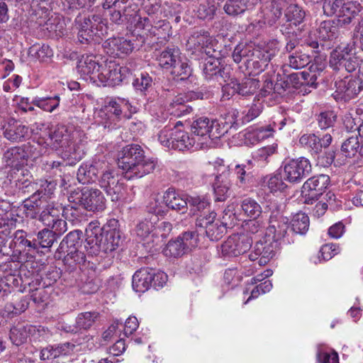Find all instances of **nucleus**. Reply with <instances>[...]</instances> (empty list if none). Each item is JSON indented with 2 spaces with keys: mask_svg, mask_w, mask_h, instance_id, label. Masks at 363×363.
<instances>
[{
  "mask_svg": "<svg viewBox=\"0 0 363 363\" xmlns=\"http://www.w3.org/2000/svg\"><path fill=\"white\" fill-rule=\"evenodd\" d=\"M117 164L123 170L124 177L128 180L140 179L152 173L157 162L154 158L147 157L140 145L130 144L119 151Z\"/></svg>",
  "mask_w": 363,
  "mask_h": 363,
  "instance_id": "obj_1",
  "label": "nucleus"
},
{
  "mask_svg": "<svg viewBox=\"0 0 363 363\" xmlns=\"http://www.w3.org/2000/svg\"><path fill=\"white\" fill-rule=\"evenodd\" d=\"M118 220L112 218L107 221L102 229L91 231L86 239L84 248L91 256L104 255L114 251L121 242V233Z\"/></svg>",
  "mask_w": 363,
  "mask_h": 363,
  "instance_id": "obj_2",
  "label": "nucleus"
},
{
  "mask_svg": "<svg viewBox=\"0 0 363 363\" xmlns=\"http://www.w3.org/2000/svg\"><path fill=\"white\" fill-rule=\"evenodd\" d=\"M68 201L73 203L70 208L66 207L63 213L68 216L69 212L72 217L78 216L76 205L81 206L86 211L91 212L102 211L106 208V199L103 193L98 189L84 187L81 190H74L70 192Z\"/></svg>",
  "mask_w": 363,
  "mask_h": 363,
  "instance_id": "obj_3",
  "label": "nucleus"
},
{
  "mask_svg": "<svg viewBox=\"0 0 363 363\" xmlns=\"http://www.w3.org/2000/svg\"><path fill=\"white\" fill-rule=\"evenodd\" d=\"M73 137L65 125L57 126L53 131H50L45 143L52 150H62V157L70 162L69 164L79 162L82 159L84 152L79 146L73 143Z\"/></svg>",
  "mask_w": 363,
  "mask_h": 363,
  "instance_id": "obj_4",
  "label": "nucleus"
},
{
  "mask_svg": "<svg viewBox=\"0 0 363 363\" xmlns=\"http://www.w3.org/2000/svg\"><path fill=\"white\" fill-rule=\"evenodd\" d=\"M362 61V57L357 52L354 43L338 46L332 51L329 64L335 71H345L348 73L354 72Z\"/></svg>",
  "mask_w": 363,
  "mask_h": 363,
  "instance_id": "obj_5",
  "label": "nucleus"
},
{
  "mask_svg": "<svg viewBox=\"0 0 363 363\" xmlns=\"http://www.w3.org/2000/svg\"><path fill=\"white\" fill-rule=\"evenodd\" d=\"M182 123L177 121L166 125L158 134V140L164 147L169 149L184 151L189 150L196 142L194 138H190L189 133L182 128Z\"/></svg>",
  "mask_w": 363,
  "mask_h": 363,
  "instance_id": "obj_6",
  "label": "nucleus"
},
{
  "mask_svg": "<svg viewBox=\"0 0 363 363\" xmlns=\"http://www.w3.org/2000/svg\"><path fill=\"white\" fill-rule=\"evenodd\" d=\"M79 29L78 39L82 43L101 38L107 34V20L98 14L89 16H78L75 19Z\"/></svg>",
  "mask_w": 363,
  "mask_h": 363,
  "instance_id": "obj_7",
  "label": "nucleus"
},
{
  "mask_svg": "<svg viewBox=\"0 0 363 363\" xmlns=\"http://www.w3.org/2000/svg\"><path fill=\"white\" fill-rule=\"evenodd\" d=\"M266 236L279 245H288L292 242L289 238V219L284 216L278 208L271 212Z\"/></svg>",
  "mask_w": 363,
  "mask_h": 363,
  "instance_id": "obj_8",
  "label": "nucleus"
},
{
  "mask_svg": "<svg viewBox=\"0 0 363 363\" xmlns=\"http://www.w3.org/2000/svg\"><path fill=\"white\" fill-rule=\"evenodd\" d=\"M219 127V121L211 119L206 116H201L195 119L191 125V132L203 142L201 145L207 144L209 140L218 139L224 135L225 129Z\"/></svg>",
  "mask_w": 363,
  "mask_h": 363,
  "instance_id": "obj_9",
  "label": "nucleus"
},
{
  "mask_svg": "<svg viewBox=\"0 0 363 363\" xmlns=\"http://www.w3.org/2000/svg\"><path fill=\"white\" fill-rule=\"evenodd\" d=\"M207 216L208 218L202 216L196 219L195 226L197 233L200 235L206 236L212 241H217L226 233V219L224 216L223 217L224 221L216 220V213H211Z\"/></svg>",
  "mask_w": 363,
  "mask_h": 363,
  "instance_id": "obj_10",
  "label": "nucleus"
},
{
  "mask_svg": "<svg viewBox=\"0 0 363 363\" xmlns=\"http://www.w3.org/2000/svg\"><path fill=\"white\" fill-rule=\"evenodd\" d=\"M281 167L284 179L291 184L300 183L312 170L309 160L303 157L286 160Z\"/></svg>",
  "mask_w": 363,
  "mask_h": 363,
  "instance_id": "obj_11",
  "label": "nucleus"
},
{
  "mask_svg": "<svg viewBox=\"0 0 363 363\" xmlns=\"http://www.w3.org/2000/svg\"><path fill=\"white\" fill-rule=\"evenodd\" d=\"M135 28L144 30L145 34L150 37H156L157 40H166L169 35L171 26L165 20L152 21L150 18L138 17L134 13Z\"/></svg>",
  "mask_w": 363,
  "mask_h": 363,
  "instance_id": "obj_12",
  "label": "nucleus"
},
{
  "mask_svg": "<svg viewBox=\"0 0 363 363\" xmlns=\"http://www.w3.org/2000/svg\"><path fill=\"white\" fill-rule=\"evenodd\" d=\"M335 91L333 94L334 99L338 101H349L356 97L363 89V82L359 77H345L336 80Z\"/></svg>",
  "mask_w": 363,
  "mask_h": 363,
  "instance_id": "obj_13",
  "label": "nucleus"
},
{
  "mask_svg": "<svg viewBox=\"0 0 363 363\" xmlns=\"http://www.w3.org/2000/svg\"><path fill=\"white\" fill-rule=\"evenodd\" d=\"M121 180L120 174L115 169L108 168L102 171L99 185L112 201H118L123 196V183Z\"/></svg>",
  "mask_w": 363,
  "mask_h": 363,
  "instance_id": "obj_14",
  "label": "nucleus"
},
{
  "mask_svg": "<svg viewBox=\"0 0 363 363\" xmlns=\"http://www.w3.org/2000/svg\"><path fill=\"white\" fill-rule=\"evenodd\" d=\"M330 184V177L318 174L308 179L302 186V195L306 203H312L325 192Z\"/></svg>",
  "mask_w": 363,
  "mask_h": 363,
  "instance_id": "obj_15",
  "label": "nucleus"
},
{
  "mask_svg": "<svg viewBox=\"0 0 363 363\" xmlns=\"http://www.w3.org/2000/svg\"><path fill=\"white\" fill-rule=\"evenodd\" d=\"M252 247V240L245 235H233L221 245V253L225 257H238Z\"/></svg>",
  "mask_w": 363,
  "mask_h": 363,
  "instance_id": "obj_16",
  "label": "nucleus"
},
{
  "mask_svg": "<svg viewBox=\"0 0 363 363\" xmlns=\"http://www.w3.org/2000/svg\"><path fill=\"white\" fill-rule=\"evenodd\" d=\"M279 247V244L266 236L256 242L249 258L252 261L259 258V265H264L275 255Z\"/></svg>",
  "mask_w": 363,
  "mask_h": 363,
  "instance_id": "obj_17",
  "label": "nucleus"
},
{
  "mask_svg": "<svg viewBox=\"0 0 363 363\" xmlns=\"http://www.w3.org/2000/svg\"><path fill=\"white\" fill-rule=\"evenodd\" d=\"M102 62L100 63L97 57L93 55H82L77 65V72L85 81L97 82Z\"/></svg>",
  "mask_w": 363,
  "mask_h": 363,
  "instance_id": "obj_18",
  "label": "nucleus"
},
{
  "mask_svg": "<svg viewBox=\"0 0 363 363\" xmlns=\"http://www.w3.org/2000/svg\"><path fill=\"white\" fill-rule=\"evenodd\" d=\"M259 81L253 78H245L241 83H238L236 80L231 79L230 83L223 86V91L227 93L228 99L235 93L242 96H249L254 94L259 88Z\"/></svg>",
  "mask_w": 363,
  "mask_h": 363,
  "instance_id": "obj_19",
  "label": "nucleus"
},
{
  "mask_svg": "<svg viewBox=\"0 0 363 363\" xmlns=\"http://www.w3.org/2000/svg\"><path fill=\"white\" fill-rule=\"evenodd\" d=\"M120 65L113 61H103L97 82L104 86H114L121 82Z\"/></svg>",
  "mask_w": 363,
  "mask_h": 363,
  "instance_id": "obj_20",
  "label": "nucleus"
},
{
  "mask_svg": "<svg viewBox=\"0 0 363 363\" xmlns=\"http://www.w3.org/2000/svg\"><path fill=\"white\" fill-rule=\"evenodd\" d=\"M106 52L113 57H121L132 52L134 46L130 40L124 38H111L103 44Z\"/></svg>",
  "mask_w": 363,
  "mask_h": 363,
  "instance_id": "obj_21",
  "label": "nucleus"
},
{
  "mask_svg": "<svg viewBox=\"0 0 363 363\" xmlns=\"http://www.w3.org/2000/svg\"><path fill=\"white\" fill-rule=\"evenodd\" d=\"M106 162L94 160L91 163L82 164L78 169L77 178L79 183L88 184L94 182L98 179L100 171H103Z\"/></svg>",
  "mask_w": 363,
  "mask_h": 363,
  "instance_id": "obj_22",
  "label": "nucleus"
},
{
  "mask_svg": "<svg viewBox=\"0 0 363 363\" xmlns=\"http://www.w3.org/2000/svg\"><path fill=\"white\" fill-rule=\"evenodd\" d=\"M3 134L11 142L19 143L30 137V130L28 126L12 120L4 127Z\"/></svg>",
  "mask_w": 363,
  "mask_h": 363,
  "instance_id": "obj_23",
  "label": "nucleus"
},
{
  "mask_svg": "<svg viewBox=\"0 0 363 363\" xmlns=\"http://www.w3.org/2000/svg\"><path fill=\"white\" fill-rule=\"evenodd\" d=\"M188 198L189 196L182 195L174 189L169 188L164 194L163 201L166 208L182 211L184 213L188 210Z\"/></svg>",
  "mask_w": 363,
  "mask_h": 363,
  "instance_id": "obj_24",
  "label": "nucleus"
},
{
  "mask_svg": "<svg viewBox=\"0 0 363 363\" xmlns=\"http://www.w3.org/2000/svg\"><path fill=\"white\" fill-rule=\"evenodd\" d=\"M211 38L209 33L204 30L195 31L189 38L186 43V48L191 52L192 57L197 55V53L203 54V50L211 44Z\"/></svg>",
  "mask_w": 363,
  "mask_h": 363,
  "instance_id": "obj_25",
  "label": "nucleus"
},
{
  "mask_svg": "<svg viewBox=\"0 0 363 363\" xmlns=\"http://www.w3.org/2000/svg\"><path fill=\"white\" fill-rule=\"evenodd\" d=\"M188 209L189 214L196 216L199 219L202 216L208 218V214L216 213L211 210V203L204 196H191L188 198Z\"/></svg>",
  "mask_w": 363,
  "mask_h": 363,
  "instance_id": "obj_26",
  "label": "nucleus"
},
{
  "mask_svg": "<svg viewBox=\"0 0 363 363\" xmlns=\"http://www.w3.org/2000/svg\"><path fill=\"white\" fill-rule=\"evenodd\" d=\"M260 0H225L223 9L230 17L240 16L250 7L257 4Z\"/></svg>",
  "mask_w": 363,
  "mask_h": 363,
  "instance_id": "obj_27",
  "label": "nucleus"
},
{
  "mask_svg": "<svg viewBox=\"0 0 363 363\" xmlns=\"http://www.w3.org/2000/svg\"><path fill=\"white\" fill-rule=\"evenodd\" d=\"M55 257L62 259L64 264L71 271L86 262V255L82 250V247L73 248V250H69L67 252L65 251V253H55Z\"/></svg>",
  "mask_w": 363,
  "mask_h": 363,
  "instance_id": "obj_28",
  "label": "nucleus"
},
{
  "mask_svg": "<svg viewBox=\"0 0 363 363\" xmlns=\"http://www.w3.org/2000/svg\"><path fill=\"white\" fill-rule=\"evenodd\" d=\"M252 162L247 160L245 163L236 164L233 169L236 177L237 185L242 188H246L253 182Z\"/></svg>",
  "mask_w": 363,
  "mask_h": 363,
  "instance_id": "obj_29",
  "label": "nucleus"
},
{
  "mask_svg": "<svg viewBox=\"0 0 363 363\" xmlns=\"http://www.w3.org/2000/svg\"><path fill=\"white\" fill-rule=\"evenodd\" d=\"M152 268H140L133 276L132 286L136 292L143 293L151 287Z\"/></svg>",
  "mask_w": 363,
  "mask_h": 363,
  "instance_id": "obj_30",
  "label": "nucleus"
},
{
  "mask_svg": "<svg viewBox=\"0 0 363 363\" xmlns=\"http://www.w3.org/2000/svg\"><path fill=\"white\" fill-rule=\"evenodd\" d=\"M82 232L80 230H74L69 232L60 242L56 254L65 253L69 250L82 246Z\"/></svg>",
  "mask_w": 363,
  "mask_h": 363,
  "instance_id": "obj_31",
  "label": "nucleus"
},
{
  "mask_svg": "<svg viewBox=\"0 0 363 363\" xmlns=\"http://www.w3.org/2000/svg\"><path fill=\"white\" fill-rule=\"evenodd\" d=\"M180 54V51L177 48H167L157 57V60L160 67L165 69H169L176 63H179Z\"/></svg>",
  "mask_w": 363,
  "mask_h": 363,
  "instance_id": "obj_32",
  "label": "nucleus"
},
{
  "mask_svg": "<svg viewBox=\"0 0 363 363\" xmlns=\"http://www.w3.org/2000/svg\"><path fill=\"white\" fill-rule=\"evenodd\" d=\"M130 103L128 100L123 98L111 99L105 106L106 113L110 115L112 120H118L125 108L128 109Z\"/></svg>",
  "mask_w": 363,
  "mask_h": 363,
  "instance_id": "obj_33",
  "label": "nucleus"
},
{
  "mask_svg": "<svg viewBox=\"0 0 363 363\" xmlns=\"http://www.w3.org/2000/svg\"><path fill=\"white\" fill-rule=\"evenodd\" d=\"M13 241L15 247L20 248V250L33 252L38 250L37 240L35 239H28L27 233L22 230L15 232Z\"/></svg>",
  "mask_w": 363,
  "mask_h": 363,
  "instance_id": "obj_34",
  "label": "nucleus"
},
{
  "mask_svg": "<svg viewBox=\"0 0 363 363\" xmlns=\"http://www.w3.org/2000/svg\"><path fill=\"white\" fill-rule=\"evenodd\" d=\"M43 199L35 195L33 193L25 199L22 203L26 217L30 219H37L38 213L41 210Z\"/></svg>",
  "mask_w": 363,
  "mask_h": 363,
  "instance_id": "obj_35",
  "label": "nucleus"
},
{
  "mask_svg": "<svg viewBox=\"0 0 363 363\" xmlns=\"http://www.w3.org/2000/svg\"><path fill=\"white\" fill-rule=\"evenodd\" d=\"M220 62L218 57H205L203 65V74L206 79L212 77H223L224 68L220 67Z\"/></svg>",
  "mask_w": 363,
  "mask_h": 363,
  "instance_id": "obj_36",
  "label": "nucleus"
},
{
  "mask_svg": "<svg viewBox=\"0 0 363 363\" xmlns=\"http://www.w3.org/2000/svg\"><path fill=\"white\" fill-rule=\"evenodd\" d=\"M98 316L99 313L95 311L81 313L76 318V325L73 326L72 328L69 326V330H67V331L77 333L79 330H87L94 325Z\"/></svg>",
  "mask_w": 363,
  "mask_h": 363,
  "instance_id": "obj_37",
  "label": "nucleus"
},
{
  "mask_svg": "<svg viewBox=\"0 0 363 363\" xmlns=\"http://www.w3.org/2000/svg\"><path fill=\"white\" fill-rule=\"evenodd\" d=\"M230 181L223 176H217L213 184L216 201H224L230 195Z\"/></svg>",
  "mask_w": 363,
  "mask_h": 363,
  "instance_id": "obj_38",
  "label": "nucleus"
},
{
  "mask_svg": "<svg viewBox=\"0 0 363 363\" xmlns=\"http://www.w3.org/2000/svg\"><path fill=\"white\" fill-rule=\"evenodd\" d=\"M241 211L245 216L250 219H257L262 211L261 206L253 199L247 197L240 202Z\"/></svg>",
  "mask_w": 363,
  "mask_h": 363,
  "instance_id": "obj_39",
  "label": "nucleus"
},
{
  "mask_svg": "<svg viewBox=\"0 0 363 363\" xmlns=\"http://www.w3.org/2000/svg\"><path fill=\"white\" fill-rule=\"evenodd\" d=\"M60 101V97L58 94L46 97L35 96L32 100L33 105L50 113L54 111L59 106Z\"/></svg>",
  "mask_w": 363,
  "mask_h": 363,
  "instance_id": "obj_40",
  "label": "nucleus"
},
{
  "mask_svg": "<svg viewBox=\"0 0 363 363\" xmlns=\"http://www.w3.org/2000/svg\"><path fill=\"white\" fill-rule=\"evenodd\" d=\"M274 128L271 125L256 128L246 134V139L251 143L255 144L261 140L273 135Z\"/></svg>",
  "mask_w": 363,
  "mask_h": 363,
  "instance_id": "obj_41",
  "label": "nucleus"
},
{
  "mask_svg": "<svg viewBox=\"0 0 363 363\" xmlns=\"http://www.w3.org/2000/svg\"><path fill=\"white\" fill-rule=\"evenodd\" d=\"M22 279L16 274H9L0 279V293L7 296L14 291L21 283Z\"/></svg>",
  "mask_w": 363,
  "mask_h": 363,
  "instance_id": "obj_42",
  "label": "nucleus"
},
{
  "mask_svg": "<svg viewBox=\"0 0 363 363\" xmlns=\"http://www.w3.org/2000/svg\"><path fill=\"white\" fill-rule=\"evenodd\" d=\"M255 49L251 45H238L232 55L234 62L240 63L242 60H244L245 64L247 65L254 57Z\"/></svg>",
  "mask_w": 363,
  "mask_h": 363,
  "instance_id": "obj_43",
  "label": "nucleus"
},
{
  "mask_svg": "<svg viewBox=\"0 0 363 363\" xmlns=\"http://www.w3.org/2000/svg\"><path fill=\"white\" fill-rule=\"evenodd\" d=\"M299 143L312 155H318L321 152L319 138L315 134H303L299 139Z\"/></svg>",
  "mask_w": 363,
  "mask_h": 363,
  "instance_id": "obj_44",
  "label": "nucleus"
},
{
  "mask_svg": "<svg viewBox=\"0 0 363 363\" xmlns=\"http://www.w3.org/2000/svg\"><path fill=\"white\" fill-rule=\"evenodd\" d=\"M318 37L322 40H333L337 35V27L331 21L321 22L317 30Z\"/></svg>",
  "mask_w": 363,
  "mask_h": 363,
  "instance_id": "obj_45",
  "label": "nucleus"
},
{
  "mask_svg": "<svg viewBox=\"0 0 363 363\" xmlns=\"http://www.w3.org/2000/svg\"><path fill=\"white\" fill-rule=\"evenodd\" d=\"M309 223V218L306 213H298L291 219V230L296 234L304 235L308 230Z\"/></svg>",
  "mask_w": 363,
  "mask_h": 363,
  "instance_id": "obj_46",
  "label": "nucleus"
},
{
  "mask_svg": "<svg viewBox=\"0 0 363 363\" xmlns=\"http://www.w3.org/2000/svg\"><path fill=\"white\" fill-rule=\"evenodd\" d=\"M311 61V56L303 52L299 48L289 56V66L296 69L306 67Z\"/></svg>",
  "mask_w": 363,
  "mask_h": 363,
  "instance_id": "obj_47",
  "label": "nucleus"
},
{
  "mask_svg": "<svg viewBox=\"0 0 363 363\" xmlns=\"http://www.w3.org/2000/svg\"><path fill=\"white\" fill-rule=\"evenodd\" d=\"M337 118V113L333 110H325L315 115V120L321 130L333 127Z\"/></svg>",
  "mask_w": 363,
  "mask_h": 363,
  "instance_id": "obj_48",
  "label": "nucleus"
},
{
  "mask_svg": "<svg viewBox=\"0 0 363 363\" xmlns=\"http://www.w3.org/2000/svg\"><path fill=\"white\" fill-rule=\"evenodd\" d=\"M342 155L347 158H352L360 155V143L357 135L349 137L341 146Z\"/></svg>",
  "mask_w": 363,
  "mask_h": 363,
  "instance_id": "obj_49",
  "label": "nucleus"
},
{
  "mask_svg": "<svg viewBox=\"0 0 363 363\" xmlns=\"http://www.w3.org/2000/svg\"><path fill=\"white\" fill-rule=\"evenodd\" d=\"M170 107L172 109V113L177 117L186 116L193 111L192 107L186 104L185 99L182 95L174 98L170 104Z\"/></svg>",
  "mask_w": 363,
  "mask_h": 363,
  "instance_id": "obj_50",
  "label": "nucleus"
},
{
  "mask_svg": "<svg viewBox=\"0 0 363 363\" xmlns=\"http://www.w3.org/2000/svg\"><path fill=\"white\" fill-rule=\"evenodd\" d=\"M278 53V49L275 44L267 45L262 48H257L255 52V58L261 61V64H265L268 66L269 62Z\"/></svg>",
  "mask_w": 363,
  "mask_h": 363,
  "instance_id": "obj_51",
  "label": "nucleus"
},
{
  "mask_svg": "<svg viewBox=\"0 0 363 363\" xmlns=\"http://www.w3.org/2000/svg\"><path fill=\"white\" fill-rule=\"evenodd\" d=\"M28 56L40 61H45L52 56V50L48 45L35 44L29 48Z\"/></svg>",
  "mask_w": 363,
  "mask_h": 363,
  "instance_id": "obj_52",
  "label": "nucleus"
},
{
  "mask_svg": "<svg viewBox=\"0 0 363 363\" xmlns=\"http://www.w3.org/2000/svg\"><path fill=\"white\" fill-rule=\"evenodd\" d=\"M186 249L182 244V242L177 238L174 240H169L165 248L163 250V253L168 257H179L186 253Z\"/></svg>",
  "mask_w": 363,
  "mask_h": 363,
  "instance_id": "obj_53",
  "label": "nucleus"
},
{
  "mask_svg": "<svg viewBox=\"0 0 363 363\" xmlns=\"http://www.w3.org/2000/svg\"><path fill=\"white\" fill-rule=\"evenodd\" d=\"M263 184L264 186H267L271 192L281 191L287 186L279 174H270L264 177L263 179Z\"/></svg>",
  "mask_w": 363,
  "mask_h": 363,
  "instance_id": "obj_54",
  "label": "nucleus"
},
{
  "mask_svg": "<svg viewBox=\"0 0 363 363\" xmlns=\"http://www.w3.org/2000/svg\"><path fill=\"white\" fill-rule=\"evenodd\" d=\"M135 89L145 95L152 86V78L147 72H142L133 82Z\"/></svg>",
  "mask_w": 363,
  "mask_h": 363,
  "instance_id": "obj_55",
  "label": "nucleus"
},
{
  "mask_svg": "<svg viewBox=\"0 0 363 363\" xmlns=\"http://www.w3.org/2000/svg\"><path fill=\"white\" fill-rule=\"evenodd\" d=\"M239 116V112L236 109L230 110L223 118V121H219V127L225 130L224 132V135L227 133L229 130L235 129L237 130L239 127L240 123L238 121V117Z\"/></svg>",
  "mask_w": 363,
  "mask_h": 363,
  "instance_id": "obj_56",
  "label": "nucleus"
},
{
  "mask_svg": "<svg viewBox=\"0 0 363 363\" xmlns=\"http://www.w3.org/2000/svg\"><path fill=\"white\" fill-rule=\"evenodd\" d=\"M146 211L155 216H164L167 210L164 201H162L157 196L151 197L146 205Z\"/></svg>",
  "mask_w": 363,
  "mask_h": 363,
  "instance_id": "obj_57",
  "label": "nucleus"
},
{
  "mask_svg": "<svg viewBox=\"0 0 363 363\" xmlns=\"http://www.w3.org/2000/svg\"><path fill=\"white\" fill-rule=\"evenodd\" d=\"M286 21L294 26L299 25L305 18V11L296 4L290 5L286 11Z\"/></svg>",
  "mask_w": 363,
  "mask_h": 363,
  "instance_id": "obj_58",
  "label": "nucleus"
},
{
  "mask_svg": "<svg viewBox=\"0 0 363 363\" xmlns=\"http://www.w3.org/2000/svg\"><path fill=\"white\" fill-rule=\"evenodd\" d=\"M2 160L6 166L11 167L24 162L19 146L12 147L5 151Z\"/></svg>",
  "mask_w": 363,
  "mask_h": 363,
  "instance_id": "obj_59",
  "label": "nucleus"
},
{
  "mask_svg": "<svg viewBox=\"0 0 363 363\" xmlns=\"http://www.w3.org/2000/svg\"><path fill=\"white\" fill-rule=\"evenodd\" d=\"M171 74L178 77V80L184 81L192 77V69L187 62H183L181 58L171 69Z\"/></svg>",
  "mask_w": 363,
  "mask_h": 363,
  "instance_id": "obj_60",
  "label": "nucleus"
},
{
  "mask_svg": "<svg viewBox=\"0 0 363 363\" xmlns=\"http://www.w3.org/2000/svg\"><path fill=\"white\" fill-rule=\"evenodd\" d=\"M19 147L24 162L29 159L35 160L40 155L39 145L35 143L28 142Z\"/></svg>",
  "mask_w": 363,
  "mask_h": 363,
  "instance_id": "obj_61",
  "label": "nucleus"
},
{
  "mask_svg": "<svg viewBox=\"0 0 363 363\" xmlns=\"http://www.w3.org/2000/svg\"><path fill=\"white\" fill-rule=\"evenodd\" d=\"M127 9L128 7L123 5L121 9L113 8L108 11L110 21L116 25H123L128 20V16H133L127 13Z\"/></svg>",
  "mask_w": 363,
  "mask_h": 363,
  "instance_id": "obj_62",
  "label": "nucleus"
},
{
  "mask_svg": "<svg viewBox=\"0 0 363 363\" xmlns=\"http://www.w3.org/2000/svg\"><path fill=\"white\" fill-rule=\"evenodd\" d=\"M57 239V238L52 230L48 228H44L38 233L36 240L37 243H38V247L40 246L43 248H45L50 247Z\"/></svg>",
  "mask_w": 363,
  "mask_h": 363,
  "instance_id": "obj_63",
  "label": "nucleus"
},
{
  "mask_svg": "<svg viewBox=\"0 0 363 363\" xmlns=\"http://www.w3.org/2000/svg\"><path fill=\"white\" fill-rule=\"evenodd\" d=\"M27 336V332L24 326H16L10 330L9 338L11 342L16 346L21 345L26 342Z\"/></svg>",
  "mask_w": 363,
  "mask_h": 363,
  "instance_id": "obj_64",
  "label": "nucleus"
}]
</instances>
